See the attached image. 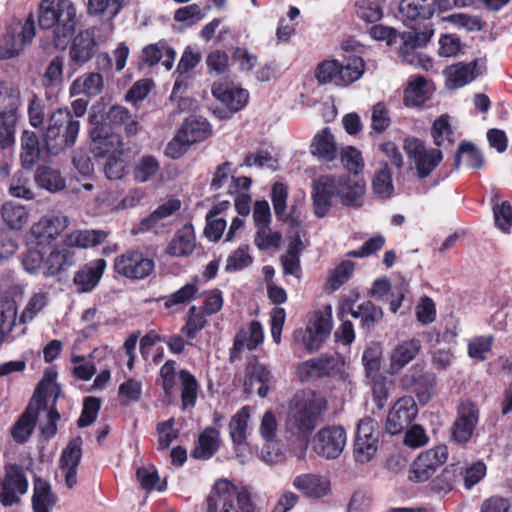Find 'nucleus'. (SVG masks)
<instances>
[{
  "label": "nucleus",
  "instance_id": "1",
  "mask_svg": "<svg viewBox=\"0 0 512 512\" xmlns=\"http://www.w3.org/2000/svg\"><path fill=\"white\" fill-rule=\"evenodd\" d=\"M327 401L312 390L298 391L290 402L286 429L307 445L310 434L322 420Z\"/></svg>",
  "mask_w": 512,
  "mask_h": 512
},
{
  "label": "nucleus",
  "instance_id": "2",
  "mask_svg": "<svg viewBox=\"0 0 512 512\" xmlns=\"http://www.w3.org/2000/svg\"><path fill=\"white\" fill-rule=\"evenodd\" d=\"M38 22L41 29L51 31L53 45L65 49L76 31V8L69 0H43Z\"/></svg>",
  "mask_w": 512,
  "mask_h": 512
},
{
  "label": "nucleus",
  "instance_id": "3",
  "mask_svg": "<svg viewBox=\"0 0 512 512\" xmlns=\"http://www.w3.org/2000/svg\"><path fill=\"white\" fill-rule=\"evenodd\" d=\"M177 363L174 360H167L159 371V383L166 396H171L177 385V378L181 383V407L183 410L195 407L199 383L195 376L188 370L182 369L178 373L176 371Z\"/></svg>",
  "mask_w": 512,
  "mask_h": 512
},
{
  "label": "nucleus",
  "instance_id": "4",
  "mask_svg": "<svg viewBox=\"0 0 512 512\" xmlns=\"http://www.w3.org/2000/svg\"><path fill=\"white\" fill-rule=\"evenodd\" d=\"M80 124L67 109H58L51 114L44 135L48 151L57 154L75 144Z\"/></svg>",
  "mask_w": 512,
  "mask_h": 512
},
{
  "label": "nucleus",
  "instance_id": "5",
  "mask_svg": "<svg viewBox=\"0 0 512 512\" xmlns=\"http://www.w3.org/2000/svg\"><path fill=\"white\" fill-rule=\"evenodd\" d=\"M403 149L409 160L411 171L420 180L430 176L443 160V154L439 148H428L416 137L405 138Z\"/></svg>",
  "mask_w": 512,
  "mask_h": 512
},
{
  "label": "nucleus",
  "instance_id": "6",
  "mask_svg": "<svg viewBox=\"0 0 512 512\" xmlns=\"http://www.w3.org/2000/svg\"><path fill=\"white\" fill-rule=\"evenodd\" d=\"M155 269V262L138 249H129L117 255L113 261L114 272L131 281L149 277Z\"/></svg>",
  "mask_w": 512,
  "mask_h": 512
},
{
  "label": "nucleus",
  "instance_id": "7",
  "mask_svg": "<svg viewBox=\"0 0 512 512\" xmlns=\"http://www.w3.org/2000/svg\"><path fill=\"white\" fill-rule=\"evenodd\" d=\"M379 431L371 418L359 421L353 445V455L357 463H368L376 454L379 444Z\"/></svg>",
  "mask_w": 512,
  "mask_h": 512
},
{
  "label": "nucleus",
  "instance_id": "8",
  "mask_svg": "<svg viewBox=\"0 0 512 512\" xmlns=\"http://www.w3.org/2000/svg\"><path fill=\"white\" fill-rule=\"evenodd\" d=\"M400 385L404 390L415 393L421 403H427L435 391L436 377L416 363L401 377Z\"/></svg>",
  "mask_w": 512,
  "mask_h": 512
},
{
  "label": "nucleus",
  "instance_id": "9",
  "mask_svg": "<svg viewBox=\"0 0 512 512\" xmlns=\"http://www.w3.org/2000/svg\"><path fill=\"white\" fill-rule=\"evenodd\" d=\"M346 432L341 426H326L313 437V450L326 459H336L346 445Z\"/></svg>",
  "mask_w": 512,
  "mask_h": 512
},
{
  "label": "nucleus",
  "instance_id": "10",
  "mask_svg": "<svg viewBox=\"0 0 512 512\" xmlns=\"http://www.w3.org/2000/svg\"><path fill=\"white\" fill-rule=\"evenodd\" d=\"M455 0H401L399 14L406 25L422 19H429L435 12L450 9Z\"/></svg>",
  "mask_w": 512,
  "mask_h": 512
},
{
  "label": "nucleus",
  "instance_id": "11",
  "mask_svg": "<svg viewBox=\"0 0 512 512\" xmlns=\"http://www.w3.org/2000/svg\"><path fill=\"white\" fill-rule=\"evenodd\" d=\"M28 489V482L21 466L8 464L5 466L3 479L0 481V502L4 506H12L20 502V496Z\"/></svg>",
  "mask_w": 512,
  "mask_h": 512
},
{
  "label": "nucleus",
  "instance_id": "12",
  "mask_svg": "<svg viewBox=\"0 0 512 512\" xmlns=\"http://www.w3.org/2000/svg\"><path fill=\"white\" fill-rule=\"evenodd\" d=\"M448 451L446 446H437L422 452L413 462L409 479L416 483L427 481L446 462Z\"/></svg>",
  "mask_w": 512,
  "mask_h": 512
},
{
  "label": "nucleus",
  "instance_id": "13",
  "mask_svg": "<svg viewBox=\"0 0 512 512\" xmlns=\"http://www.w3.org/2000/svg\"><path fill=\"white\" fill-rule=\"evenodd\" d=\"M35 37V22L30 14L18 33L7 31L0 38V60H7L19 55L21 50Z\"/></svg>",
  "mask_w": 512,
  "mask_h": 512
},
{
  "label": "nucleus",
  "instance_id": "14",
  "mask_svg": "<svg viewBox=\"0 0 512 512\" xmlns=\"http://www.w3.org/2000/svg\"><path fill=\"white\" fill-rule=\"evenodd\" d=\"M237 486L227 479L217 480L206 498V512H239Z\"/></svg>",
  "mask_w": 512,
  "mask_h": 512
},
{
  "label": "nucleus",
  "instance_id": "15",
  "mask_svg": "<svg viewBox=\"0 0 512 512\" xmlns=\"http://www.w3.org/2000/svg\"><path fill=\"white\" fill-rule=\"evenodd\" d=\"M418 414V406L412 396L399 398L388 412L385 429L391 435L401 433Z\"/></svg>",
  "mask_w": 512,
  "mask_h": 512
},
{
  "label": "nucleus",
  "instance_id": "16",
  "mask_svg": "<svg viewBox=\"0 0 512 512\" xmlns=\"http://www.w3.org/2000/svg\"><path fill=\"white\" fill-rule=\"evenodd\" d=\"M332 329V307L324 306L322 309L315 311L307 325L308 339L306 348L309 352L320 349L322 343L329 336Z\"/></svg>",
  "mask_w": 512,
  "mask_h": 512
},
{
  "label": "nucleus",
  "instance_id": "17",
  "mask_svg": "<svg viewBox=\"0 0 512 512\" xmlns=\"http://www.w3.org/2000/svg\"><path fill=\"white\" fill-rule=\"evenodd\" d=\"M69 220L66 216H44L34 223L30 236L36 246L41 247L53 242L67 227Z\"/></svg>",
  "mask_w": 512,
  "mask_h": 512
},
{
  "label": "nucleus",
  "instance_id": "18",
  "mask_svg": "<svg viewBox=\"0 0 512 512\" xmlns=\"http://www.w3.org/2000/svg\"><path fill=\"white\" fill-rule=\"evenodd\" d=\"M90 135L92 139V152L95 157L108 158L124 154L120 135L110 133L105 125L96 126Z\"/></svg>",
  "mask_w": 512,
  "mask_h": 512
},
{
  "label": "nucleus",
  "instance_id": "19",
  "mask_svg": "<svg viewBox=\"0 0 512 512\" xmlns=\"http://www.w3.org/2000/svg\"><path fill=\"white\" fill-rule=\"evenodd\" d=\"M421 349V341L416 338L399 342L389 353L387 373L390 375L399 374L404 367L417 357Z\"/></svg>",
  "mask_w": 512,
  "mask_h": 512
},
{
  "label": "nucleus",
  "instance_id": "20",
  "mask_svg": "<svg viewBox=\"0 0 512 512\" xmlns=\"http://www.w3.org/2000/svg\"><path fill=\"white\" fill-rule=\"evenodd\" d=\"M76 262L75 251L65 243V238L54 245L45 258V276H57L67 271Z\"/></svg>",
  "mask_w": 512,
  "mask_h": 512
},
{
  "label": "nucleus",
  "instance_id": "21",
  "mask_svg": "<svg viewBox=\"0 0 512 512\" xmlns=\"http://www.w3.org/2000/svg\"><path fill=\"white\" fill-rule=\"evenodd\" d=\"M264 332L258 321H251L247 327L241 328L235 335L233 347L230 352L231 361L241 358V353L254 350L263 342Z\"/></svg>",
  "mask_w": 512,
  "mask_h": 512
},
{
  "label": "nucleus",
  "instance_id": "22",
  "mask_svg": "<svg viewBox=\"0 0 512 512\" xmlns=\"http://www.w3.org/2000/svg\"><path fill=\"white\" fill-rule=\"evenodd\" d=\"M259 433L265 441V447L261 451L262 459L268 464H274L282 460L279 449L275 451L265 450L275 446L278 434V421L272 411H266L261 419Z\"/></svg>",
  "mask_w": 512,
  "mask_h": 512
},
{
  "label": "nucleus",
  "instance_id": "23",
  "mask_svg": "<svg viewBox=\"0 0 512 512\" xmlns=\"http://www.w3.org/2000/svg\"><path fill=\"white\" fill-rule=\"evenodd\" d=\"M196 249V235L191 224L178 229L164 249V254L173 258H186Z\"/></svg>",
  "mask_w": 512,
  "mask_h": 512
},
{
  "label": "nucleus",
  "instance_id": "24",
  "mask_svg": "<svg viewBox=\"0 0 512 512\" xmlns=\"http://www.w3.org/2000/svg\"><path fill=\"white\" fill-rule=\"evenodd\" d=\"M339 364L334 356L323 355L316 359H309L298 365L296 373L298 378L304 382L332 374Z\"/></svg>",
  "mask_w": 512,
  "mask_h": 512
},
{
  "label": "nucleus",
  "instance_id": "25",
  "mask_svg": "<svg viewBox=\"0 0 512 512\" xmlns=\"http://www.w3.org/2000/svg\"><path fill=\"white\" fill-rule=\"evenodd\" d=\"M106 265V261L100 258L80 267L73 277V284L77 292L87 293L92 291L99 283L106 269Z\"/></svg>",
  "mask_w": 512,
  "mask_h": 512
},
{
  "label": "nucleus",
  "instance_id": "26",
  "mask_svg": "<svg viewBox=\"0 0 512 512\" xmlns=\"http://www.w3.org/2000/svg\"><path fill=\"white\" fill-rule=\"evenodd\" d=\"M43 406H45V403L41 398L35 399L13 425L11 435L16 442L24 443L30 438L35 428L39 411Z\"/></svg>",
  "mask_w": 512,
  "mask_h": 512
},
{
  "label": "nucleus",
  "instance_id": "27",
  "mask_svg": "<svg viewBox=\"0 0 512 512\" xmlns=\"http://www.w3.org/2000/svg\"><path fill=\"white\" fill-rule=\"evenodd\" d=\"M222 443L220 430L216 427H206L198 436L191 450V457L197 460H208L219 450Z\"/></svg>",
  "mask_w": 512,
  "mask_h": 512
},
{
  "label": "nucleus",
  "instance_id": "28",
  "mask_svg": "<svg viewBox=\"0 0 512 512\" xmlns=\"http://www.w3.org/2000/svg\"><path fill=\"white\" fill-rule=\"evenodd\" d=\"M212 94L232 112L241 110L247 104L249 98L245 89L227 82L215 83L212 87Z\"/></svg>",
  "mask_w": 512,
  "mask_h": 512
},
{
  "label": "nucleus",
  "instance_id": "29",
  "mask_svg": "<svg viewBox=\"0 0 512 512\" xmlns=\"http://www.w3.org/2000/svg\"><path fill=\"white\" fill-rule=\"evenodd\" d=\"M289 195L288 186L282 182H275L271 189V201L276 218L282 222H291L296 226L300 225L297 220V206L292 205L288 210L287 199Z\"/></svg>",
  "mask_w": 512,
  "mask_h": 512
},
{
  "label": "nucleus",
  "instance_id": "30",
  "mask_svg": "<svg viewBox=\"0 0 512 512\" xmlns=\"http://www.w3.org/2000/svg\"><path fill=\"white\" fill-rule=\"evenodd\" d=\"M81 460V440L74 439L63 450L60 458V469L65 477L68 488H73L77 483V467Z\"/></svg>",
  "mask_w": 512,
  "mask_h": 512
},
{
  "label": "nucleus",
  "instance_id": "31",
  "mask_svg": "<svg viewBox=\"0 0 512 512\" xmlns=\"http://www.w3.org/2000/svg\"><path fill=\"white\" fill-rule=\"evenodd\" d=\"M246 374L244 385L251 388L254 382L259 383L260 387L257 390V394L262 398L266 397L274 383V377L268 367L260 363L257 357L253 356L247 364Z\"/></svg>",
  "mask_w": 512,
  "mask_h": 512
},
{
  "label": "nucleus",
  "instance_id": "32",
  "mask_svg": "<svg viewBox=\"0 0 512 512\" xmlns=\"http://www.w3.org/2000/svg\"><path fill=\"white\" fill-rule=\"evenodd\" d=\"M310 152L328 162L337 158L338 148L330 128L325 127L315 134L310 144Z\"/></svg>",
  "mask_w": 512,
  "mask_h": 512
},
{
  "label": "nucleus",
  "instance_id": "33",
  "mask_svg": "<svg viewBox=\"0 0 512 512\" xmlns=\"http://www.w3.org/2000/svg\"><path fill=\"white\" fill-rule=\"evenodd\" d=\"M95 46L93 34L89 30L80 32L74 38L69 50L71 61L77 66H82L93 57Z\"/></svg>",
  "mask_w": 512,
  "mask_h": 512
},
{
  "label": "nucleus",
  "instance_id": "34",
  "mask_svg": "<svg viewBox=\"0 0 512 512\" xmlns=\"http://www.w3.org/2000/svg\"><path fill=\"white\" fill-rule=\"evenodd\" d=\"M432 87L424 77H416L407 83L403 102L407 107H422L432 94Z\"/></svg>",
  "mask_w": 512,
  "mask_h": 512
},
{
  "label": "nucleus",
  "instance_id": "35",
  "mask_svg": "<svg viewBox=\"0 0 512 512\" xmlns=\"http://www.w3.org/2000/svg\"><path fill=\"white\" fill-rule=\"evenodd\" d=\"M293 485L308 497L321 498L329 491V481L315 474L297 476Z\"/></svg>",
  "mask_w": 512,
  "mask_h": 512
},
{
  "label": "nucleus",
  "instance_id": "36",
  "mask_svg": "<svg viewBox=\"0 0 512 512\" xmlns=\"http://www.w3.org/2000/svg\"><path fill=\"white\" fill-rule=\"evenodd\" d=\"M104 87L103 77L100 73H85L76 78L70 86L72 96L84 94L88 97L99 95Z\"/></svg>",
  "mask_w": 512,
  "mask_h": 512
},
{
  "label": "nucleus",
  "instance_id": "37",
  "mask_svg": "<svg viewBox=\"0 0 512 512\" xmlns=\"http://www.w3.org/2000/svg\"><path fill=\"white\" fill-rule=\"evenodd\" d=\"M108 236L103 230H74L65 235V243L73 248L87 249L102 244Z\"/></svg>",
  "mask_w": 512,
  "mask_h": 512
},
{
  "label": "nucleus",
  "instance_id": "38",
  "mask_svg": "<svg viewBox=\"0 0 512 512\" xmlns=\"http://www.w3.org/2000/svg\"><path fill=\"white\" fill-rule=\"evenodd\" d=\"M181 208V201L175 197L168 198L158 206L149 216L144 218L141 223L142 230H152L163 225V221L175 214Z\"/></svg>",
  "mask_w": 512,
  "mask_h": 512
},
{
  "label": "nucleus",
  "instance_id": "39",
  "mask_svg": "<svg viewBox=\"0 0 512 512\" xmlns=\"http://www.w3.org/2000/svg\"><path fill=\"white\" fill-rule=\"evenodd\" d=\"M191 144L204 141L211 133L209 122L202 117L190 116L187 118L178 130Z\"/></svg>",
  "mask_w": 512,
  "mask_h": 512
},
{
  "label": "nucleus",
  "instance_id": "40",
  "mask_svg": "<svg viewBox=\"0 0 512 512\" xmlns=\"http://www.w3.org/2000/svg\"><path fill=\"white\" fill-rule=\"evenodd\" d=\"M476 62L456 63L448 66L444 74L446 76V84L449 88H459L476 78Z\"/></svg>",
  "mask_w": 512,
  "mask_h": 512
},
{
  "label": "nucleus",
  "instance_id": "41",
  "mask_svg": "<svg viewBox=\"0 0 512 512\" xmlns=\"http://www.w3.org/2000/svg\"><path fill=\"white\" fill-rule=\"evenodd\" d=\"M250 418L251 408L248 405L243 406L231 417L229 422V434L233 444L242 445L246 442Z\"/></svg>",
  "mask_w": 512,
  "mask_h": 512
},
{
  "label": "nucleus",
  "instance_id": "42",
  "mask_svg": "<svg viewBox=\"0 0 512 512\" xmlns=\"http://www.w3.org/2000/svg\"><path fill=\"white\" fill-rule=\"evenodd\" d=\"M199 279L196 277L192 282L186 283L174 293L161 298L165 309L175 306H184L199 297Z\"/></svg>",
  "mask_w": 512,
  "mask_h": 512
},
{
  "label": "nucleus",
  "instance_id": "43",
  "mask_svg": "<svg viewBox=\"0 0 512 512\" xmlns=\"http://www.w3.org/2000/svg\"><path fill=\"white\" fill-rule=\"evenodd\" d=\"M207 317L202 309L192 305L183 317L184 325L181 327V333L188 340L195 339L198 333L208 325Z\"/></svg>",
  "mask_w": 512,
  "mask_h": 512
},
{
  "label": "nucleus",
  "instance_id": "44",
  "mask_svg": "<svg viewBox=\"0 0 512 512\" xmlns=\"http://www.w3.org/2000/svg\"><path fill=\"white\" fill-rule=\"evenodd\" d=\"M365 71V63L361 57L350 56L339 62L338 86H349L361 78Z\"/></svg>",
  "mask_w": 512,
  "mask_h": 512
},
{
  "label": "nucleus",
  "instance_id": "45",
  "mask_svg": "<svg viewBox=\"0 0 512 512\" xmlns=\"http://www.w3.org/2000/svg\"><path fill=\"white\" fill-rule=\"evenodd\" d=\"M107 119L114 126H123L127 136H134L141 129L136 117L123 106H112L107 113Z\"/></svg>",
  "mask_w": 512,
  "mask_h": 512
},
{
  "label": "nucleus",
  "instance_id": "46",
  "mask_svg": "<svg viewBox=\"0 0 512 512\" xmlns=\"http://www.w3.org/2000/svg\"><path fill=\"white\" fill-rule=\"evenodd\" d=\"M32 503L34 512H50L55 505L56 496L52 493L51 486L46 480L35 478Z\"/></svg>",
  "mask_w": 512,
  "mask_h": 512
},
{
  "label": "nucleus",
  "instance_id": "47",
  "mask_svg": "<svg viewBox=\"0 0 512 512\" xmlns=\"http://www.w3.org/2000/svg\"><path fill=\"white\" fill-rule=\"evenodd\" d=\"M364 193L365 183L363 181L351 180L350 177L345 176L338 197L343 205L358 207L362 203Z\"/></svg>",
  "mask_w": 512,
  "mask_h": 512
},
{
  "label": "nucleus",
  "instance_id": "48",
  "mask_svg": "<svg viewBox=\"0 0 512 512\" xmlns=\"http://www.w3.org/2000/svg\"><path fill=\"white\" fill-rule=\"evenodd\" d=\"M1 216L10 229H21L28 221L26 208L14 202H6L3 204Z\"/></svg>",
  "mask_w": 512,
  "mask_h": 512
},
{
  "label": "nucleus",
  "instance_id": "49",
  "mask_svg": "<svg viewBox=\"0 0 512 512\" xmlns=\"http://www.w3.org/2000/svg\"><path fill=\"white\" fill-rule=\"evenodd\" d=\"M35 181L40 187L50 192H57L65 187V180L60 172L48 166L38 167Z\"/></svg>",
  "mask_w": 512,
  "mask_h": 512
},
{
  "label": "nucleus",
  "instance_id": "50",
  "mask_svg": "<svg viewBox=\"0 0 512 512\" xmlns=\"http://www.w3.org/2000/svg\"><path fill=\"white\" fill-rule=\"evenodd\" d=\"M493 213L496 226L504 232H508L512 226V206L508 201L499 203V190H492Z\"/></svg>",
  "mask_w": 512,
  "mask_h": 512
},
{
  "label": "nucleus",
  "instance_id": "51",
  "mask_svg": "<svg viewBox=\"0 0 512 512\" xmlns=\"http://www.w3.org/2000/svg\"><path fill=\"white\" fill-rule=\"evenodd\" d=\"M21 161L25 168L32 167L39 158V141L34 132L25 131L21 137Z\"/></svg>",
  "mask_w": 512,
  "mask_h": 512
},
{
  "label": "nucleus",
  "instance_id": "52",
  "mask_svg": "<svg viewBox=\"0 0 512 512\" xmlns=\"http://www.w3.org/2000/svg\"><path fill=\"white\" fill-rule=\"evenodd\" d=\"M355 263L350 260H343L339 265L330 271L326 288L331 291H336L344 285L353 275Z\"/></svg>",
  "mask_w": 512,
  "mask_h": 512
},
{
  "label": "nucleus",
  "instance_id": "53",
  "mask_svg": "<svg viewBox=\"0 0 512 512\" xmlns=\"http://www.w3.org/2000/svg\"><path fill=\"white\" fill-rule=\"evenodd\" d=\"M159 170V161L152 155H145L136 163L133 177L137 182L144 183L155 177Z\"/></svg>",
  "mask_w": 512,
  "mask_h": 512
},
{
  "label": "nucleus",
  "instance_id": "54",
  "mask_svg": "<svg viewBox=\"0 0 512 512\" xmlns=\"http://www.w3.org/2000/svg\"><path fill=\"white\" fill-rule=\"evenodd\" d=\"M142 381L135 378H128L118 388V399L121 405L128 406L131 403L139 402L142 397Z\"/></svg>",
  "mask_w": 512,
  "mask_h": 512
},
{
  "label": "nucleus",
  "instance_id": "55",
  "mask_svg": "<svg viewBox=\"0 0 512 512\" xmlns=\"http://www.w3.org/2000/svg\"><path fill=\"white\" fill-rule=\"evenodd\" d=\"M282 235L279 231L273 230L270 225L256 227L254 244L259 250L279 248Z\"/></svg>",
  "mask_w": 512,
  "mask_h": 512
},
{
  "label": "nucleus",
  "instance_id": "56",
  "mask_svg": "<svg viewBox=\"0 0 512 512\" xmlns=\"http://www.w3.org/2000/svg\"><path fill=\"white\" fill-rule=\"evenodd\" d=\"M431 136L437 147L444 146L446 143L449 145L453 143V131L448 115H441L433 122Z\"/></svg>",
  "mask_w": 512,
  "mask_h": 512
},
{
  "label": "nucleus",
  "instance_id": "57",
  "mask_svg": "<svg viewBox=\"0 0 512 512\" xmlns=\"http://www.w3.org/2000/svg\"><path fill=\"white\" fill-rule=\"evenodd\" d=\"M494 343L492 335L477 336L472 338L467 346V352L470 358L482 362L487 359V354L491 351Z\"/></svg>",
  "mask_w": 512,
  "mask_h": 512
},
{
  "label": "nucleus",
  "instance_id": "58",
  "mask_svg": "<svg viewBox=\"0 0 512 512\" xmlns=\"http://www.w3.org/2000/svg\"><path fill=\"white\" fill-rule=\"evenodd\" d=\"M179 431L175 428V419L170 418L166 421L157 423V449L165 450L178 437Z\"/></svg>",
  "mask_w": 512,
  "mask_h": 512
},
{
  "label": "nucleus",
  "instance_id": "59",
  "mask_svg": "<svg viewBox=\"0 0 512 512\" xmlns=\"http://www.w3.org/2000/svg\"><path fill=\"white\" fill-rule=\"evenodd\" d=\"M372 187L373 191L382 198H388L392 194V176L387 163H384L375 173Z\"/></svg>",
  "mask_w": 512,
  "mask_h": 512
},
{
  "label": "nucleus",
  "instance_id": "60",
  "mask_svg": "<svg viewBox=\"0 0 512 512\" xmlns=\"http://www.w3.org/2000/svg\"><path fill=\"white\" fill-rule=\"evenodd\" d=\"M71 363L73 364L72 374L75 378L88 381L93 375L96 373V367L91 360V355L89 357L82 355H71Z\"/></svg>",
  "mask_w": 512,
  "mask_h": 512
},
{
  "label": "nucleus",
  "instance_id": "61",
  "mask_svg": "<svg viewBox=\"0 0 512 512\" xmlns=\"http://www.w3.org/2000/svg\"><path fill=\"white\" fill-rule=\"evenodd\" d=\"M338 73V60H323L315 69V78L320 84L334 83L338 86Z\"/></svg>",
  "mask_w": 512,
  "mask_h": 512
},
{
  "label": "nucleus",
  "instance_id": "62",
  "mask_svg": "<svg viewBox=\"0 0 512 512\" xmlns=\"http://www.w3.org/2000/svg\"><path fill=\"white\" fill-rule=\"evenodd\" d=\"M205 14L200 5L194 3L178 8L173 15L176 22L184 23L187 27H191L204 18Z\"/></svg>",
  "mask_w": 512,
  "mask_h": 512
},
{
  "label": "nucleus",
  "instance_id": "63",
  "mask_svg": "<svg viewBox=\"0 0 512 512\" xmlns=\"http://www.w3.org/2000/svg\"><path fill=\"white\" fill-rule=\"evenodd\" d=\"M17 100L11 89L0 86V120L16 119Z\"/></svg>",
  "mask_w": 512,
  "mask_h": 512
},
{
  "label": "nucleus",
  "instance_id": "64",
  "mask_svg": "<svg viewBox=\"0 0 512 512\" xmlns=\"http://www.w3.org/2000/svg\"><path fill=\"white\" fill-rule=\"evenodd\" d=\"M17 319V306L13 300L0 302V331L5 337L12 331Z\"/></svg>",
  "mask_w": 512,
  "mask_h": 512
}]
</instances>
